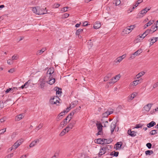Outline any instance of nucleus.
<instances>
[{
    "instance_id": "nucleus-5",
    "label": "nucleus",
    "mask_w": 158,
    "mask_h": 158,
    "mask_svg": "<svg viewBox=\"0 0 158 158\" xmlns=\"http://www.w3.org/2000/svg\"><path fill=\"white\" fill-rule=\"evenodd\" d=\"M96 143H97L103 144H104V140H105V139L99 138L96 139Z\"/></svg>"
},
{
    "instance_id": "nucleus-62",
    "label": "nucleus",
    "mask_w": 158,
    "mask_h": 158,
    "mask_svg": "<svg viewBox=\"0 0 158 158\" xmlns=\"http://www.w3.org/2000/svg\"><path fill=\"white\" fill-rule=\"evenodd\" d=\"M69 131V129L67 128V127H66V128L64 129L62 131H64L65 132V133H66V132H68Z\"/></svg>"
},
{
    "instance_id": "nucleus-60",
    "label": "nucleus",
    "mask_w": 158,
    "mask_h": 158,
    "mask_svg": "<svg viewBox=\"0 0 158 158\" xmlns=\"http://www.w3.org/2000/svg\"><path fill=\"white\" fill-rule=\"evenodd\" d=\"M150 8H148L147 7H146L143 10L144 11L145 10V12L146 13L148 11H149L150 10Z\"/></svg>"
},
{
    "instance_id": "nucleus-52",
    "label": "nucleus",
    "mask_w": 158,
    "mask_h": 158,
    "mask_svg": "<svg viewBox=\"0 0 158 158\" xmlns=\"http://www.w3.org/2000/svg\"><path fill=\"white\" fill-rule=\"evenodd\" d=\"M69 14L65 13V14H64V15H63V17L64 18H67L69 16Z\"/></svg>"
},
{
    "instance_id": "nucleus-12",
    "label": "nucleus",
    "mask_w": 158,
    "mask_h": 158,
    "mask_svg": "<svg viewBox=\"0 0 158 158\" xmlns=\"http://www.w3.org/2000/svg\"><path fill=\"white\" fill-rule=\"evenodd\" d=\"M101 27V25L99 22H96L94 25V27L95 29H98Z\"/></svg>"
},
{
    "instance_id": "nucleus-55",
    "label": "nucleus",
    "mask_w": 158,
    "mask_h": 158,
    "mask_svg": "<svg viewBox=\"0 0 158 158\" xmlns=\"http://www.w3.org/2000/svg\"><path fill=\"white\" fill-rule=\"evenodd\" d=\"M130 59H134L135 57V56L134 55V54H132L131 55H130Z\"/></svg>"
},
{
    "instance_id": "nucleus-16",
    "label": "nucleus",
    "mask_w": 158,
    "mask_h": 158,
    "mask_svg": "<svg viewBox=\"0 0 158 158\" xmlns=\"http://www.w3.org/2000/svg\"><path fill=\"white\" fill-rule=\"evenodd\" d=\"M141 82V81L140 80H136L134 81L133 82H132L131 85L134 86H135L138 84H139Z\"/></svg>"
},
{
    "instance_id": "nucleus-41",
    "label": "nucleus",
    "mask_w": 158,
    "mask_h": 158,
    "mask_svg": "<svg viewBox=\"0 0 158 158\" xmlns=\"http://www.w3.org/2000/svg\"><path fill=\"white\" fill-rule=\"evenodd\" d=\"M116 127V123H112L110 125V129L113 128L114 129Z\"/></svg>"
},
{
    "instance_id": "nucleus-17",
    "label": "nucleus",
    "mask_w": 158,
    "mask_h": 158,
    "mask_svg": "<svg viewBox=\"0 0 158 158\" xmlns=\"http://www.w3.org/2000/svg\"><path fill=\"white\" fill-rule=\"evenodd\" d=\"M56 94L58 95V96H60L61 95V94L62 93L61 89L58 87H56Z\"/></svg>"
},
{
    "instance_id": "nucleus-21",
    "label": "nucleus",
    "mask_w": 158,
    "mask_h": 158,
    "mask_svg": "<svg viewBox=\"0 0 158 158\" xmlns=\"http://www.w3.org/2000/svg\"><path fill=\"white\" fill-rule=\"evenodd\" d=\"M123 32H124L125 34H128L131 31L130 29H129V27H127L125 28L123 30Z\"/></svg>"
},
{
    "instance_id": "nucleus-35",
    "label": "nucleus",
    "mask_w": 158,
    "mask_h": 158,
    "mask_svg": "<svg viewBox=\"0 0 158 158\" xmlns=\"http://www.w3.org/2000/svg\"><path fill=\"white\" fill-rule=\"evenodd\" d=\"M23 139H21L17 140L15 143H17V145L19 146L23 142Z\"/></svg>"
},
{
    "instance_id": "nucleus-50",
    "label": "nucleus",
    "mask_w": 158,
    "mask_h": 158,
    "mask_svg": "<svg viewBox=\"0 0 158 158\" xmlns=\"http://www.w3.org/2000/svg\"><path fill=\"white\" fill-rule=\"evenodd\" d=\"M60 6V4L58 3H55L53 5V7L55 8H58Z\"/></svg>"
},
{
    "instance_id": "nucleus-8",
    "label": "nucleus",
    "mask_w": 158,
    "mask_h": 158,
    "mask_svg": "<svg viewBox=\"0 0 158 158\" xmlns=\"http://www.w3.org/2000/svg\"><path fill=\"white\" fill-rule=\"evenodd\" d=\"M126 57V55H123L121 56H119L118 57L116 60V61H115V62L116 63H117L118 62V63H119L120 62H121L124 58Z\"/></svg>"
},
{
    "instance_id": "nucleus-15",
    "label": "nucleus",
    "mask_w": 158,
    "mask_h": 158,
    "mask_svg": "<svg viewBox=\"0 0 158 158\" xmlns=\"http://www.w3.org/2000/svg\"><path fill=\"white\" fill-rule=\"evenodd\" d=\"M136 93H134L132 94L128 97V100H132L136 96Z\"/></svg>"
},
{
    "instance_id": "nucleus-63",
    "label": "nucleus",
    "mask_w": 158,
    "mask_h": 158,
    "mask_svg": "<svg viewBox=\"0 0 158 158\" xmlns=\"http://www.w3.org/2000/svg\"><path fill=\"white\" fill-rule=\"evenodd\" d=\"M10 90H12V88H9V89H8L6 91V93L7 94L9 93V92L10 91Z\"/></svg>"
},
{
    "instance_id": "nucleus-3",
    "label": "nucleus",
    "mask_w": 158,
    "mask_h": 158,
    "mask_svg": "<svg viewBox=\"0 0 158 158\" xmlns=\"http://www.w3.org/2000/svg\"><path fill=\"white\" fill-rule=\"evenodd\" d=\"M49 81H47V82L50 85L53 84L55 82V79H52V76H49Z\"/></svg>"
},
{
    "instance_id": "nucleus-56",
    "label": "nucleus",
    "mask_w": 158,
    "mask_h": 158,
    "mask_svg": "<svg viewBox=\"0 0 158 158\" xmlns=\"http://www.w3.org/2000/svg\"><path fill=\"white\" fill-rule=\"evenodd\" d=\"M129 29H130V31H131V30H133L135 27V25H131L129 27Z\"/></svg>"
},
{
    "instance_id": "nucleus-39",
    "label": "nucleus",
    "mask_w": 158,
    "mask_h": 158,
    "mask_svg": "<svg viewBox=\"0 0 158 158\" xmlns=\"http://www.w3.org/2000/svg\"><path fill=\"white\" fill-rule=\"evenodd\" d=\"M13 63V60L12 59H9L7 61V64L9 65L12 64Z\"/></svg>"
},
{
    "instance_id": "nucleus-9",
    "label": "nucleus",
    "mask_w": 158,
    "mask_h": 158,
    "mask_svg": "<svg viewBox=\"0 0 158 158\" xmlns=\"http://www.w3.org/2000/svg\"><path fill=\"white\" fill-rule=\"evenodd\" d=\"M67 122L64 119L63 121L61 122L59 126V128H63L67 124Z\"/></svg>"
},
{
    "instance_id": "nucleus-20",
    "label": "nucleus",
    "mask_w": 158,
    "mask_h": 158,
    "mask_svg": "<svg viewBox=\"0 0 158 158\" xmlns=\"http://www.w3.org/2000/svg\"><path fill=\"white\" fill-rule=\"evenodd\" d=\"M96 125L97 126L98 130V131H102L103 127L101 123H99L96 124Z\"/></svg>"
},
{
    "instance_id": "nucleus-59",
    "label": "nucleus",
    "mask_w": 158,
    "mask_h": 158,
    "mask_svg": "<svg viewBox=\"0 0 158 158\" xmlns=\"http://www.w3.org/2000/svg\"><path fill=\"white\" fill-rule=\"evenodd\" d=\"M152 42V44H153V43H155L156 42V40H155L154 38H153L152 39H151V41Z\"/></svg>"
},
{
    "instance_id": "nucleus-29",
    "label": "nucleus",
    "mask_w": 158,
    "mask_h": 158,
    "mask_svg": "<svg viewBox=\"0 0 158 158\" xmlns=\"http://www.w3.org/2000/svg\"><path fill=\"white\" fill-rule=\"evenodd\" d=\"M112 141L113 140L112 139H105V140H104V144H109L112 142Z\"/></svg>"
},
{
    "instance_id": "nucleus-10",
    "label": "nucleus",
    "mask_w": 158,
    "mask_h": 158,
    "mask_svg": "<svg viewBox=\"0 0 158 158\" xmlns=\"http://www.w3.org/2000/svg\"><path fill=\"white\" fill-rule=\"evenodd\" d=\"M106 151L103 148H101L98 154V156L99 157H100L106 153Z\"/></svg>"
},
{
    "instance_id": "nucleus-22",
    "label": "nucleus",
    "mask_w": 158,
    "mask_h": 158,
    "mask_svg": "<svg viewBox=\"0 0 158 158\" xmlns=\"http://www.w3.org/2000/svg\"><path fill=\"white\" fill-rule=\"evenodd\" d=\"M111 76V73L108 74L104 78V81H107L108 79L110 78Z\"/></svg>"
},
{
    "instance_id": "nucleus-31",
    "label": "nucleus",
    "mask_w": 158,
    "mask_h": 158,
    "mask_svg": "<svg viewBox=\"0 0 158 158\" xmlns=\"http://www.w3.org/2000/svg\"><path fill=\"white\" fill-rule=\"evenodd\" d=\"M153 153L152 150H147L145 151V153L146 155H151Z\"/></svg>"
},
{
    "instance_id": "nucleus-2",
    "label": "nucleus",
    "mask_w": 158,
    "mask_h": 158,
    "mask_svg": "<svg viewBox=\"0 0 158 158\" xmlns=\"http://www.w3.org/2000/svg\"><path fill=\"white\" fill-rule=\"evenodd\" d=\"M60 99V98L58 96H54L53 98L50 99V103L52 104H56V101H57L58 103H59V100Z\"/></svg>"
},
{
    "instance_id": "nucleus-34",
    "label": "nucleus",
    "mask_w": 158,
    "mask_h": 158,
    "mask_svg": "<svg viewBox=\"0 0 158 158\" xmlns=\"http://www.w3.org/2000/svg\"><path fill=\"white\" fill-rule=\"evenodd\" d=\"M83 29H79L78 30H77L76 31V34L77 35H78L79 37V35L80 33V32H81V31H83Z\"/></svg>"
},
{
    "instance_id": "nucleus-58",
    "label": "nucleus",
    "mask_w": 158,
    "mask_h": 158,
    "mask_svg": "<svg viewBox=\"0 0 158 158\" xmlns=\"http://www.w3.org/2000/svg\"><path fill=\"white\" fill-rule=\"evenodd\" d=\"M43 127V124H40L37 127V128L38 130L40 129Z\"/></svg>"
},
{
    "instance_id": "nucleus-46",
    "label": "nucleus",
    "mask_w": 158,
    "mask_h": 158,
    "mask_svg": "<svg viewBox=\"0 0 158 158\" xmlns=\"http://www.w3.org/2000/svg\"><path fill=\"white\" fill-rule=\"evenodd\" d=\"M19 146L17 144V143H15L13 145L14 147V149L15 150Z\"/></svg>"
},
{
    "instance_id": "nucleus-44",
    "label": "nucleus",
    "mask_w": 158,
    "mask_h": 158,
    "mask_svg": "<svg viewBox=\"0 0 158 158\" xmlns=\"http://www.w3.org/2000/svg\"><path fill=\"white\" fill-rule=\"evenodd\" d=\"M116 82V81H114L113 78H112L111 80H110V81L108 82L109 84H114Z\"/></svg>"
},
{
    "instance_id": "nucleus-37",
    "label": "nucleus",
    "mask_w": 158,
    "mask_h": 158,
    "mask_svg": "<svg viewBox=\"0 0 158 158\" xmlns=\"http://www.w3.org/2000/svg\"><path fill=\"white\" fill-rule=\"evenodd\" d=\"M157 131L156 130H152L150 131L149 134L151 135H155L157 133L156 132Z\"/></svg>"
},
{
    "instance_id": "nucleus-26",
    "label": "nucleus",
    "mask_w": 158,
    "mask_h": 158,
    "mask_svg": "<svg viewBox=\"0 0 158 158\" xmlns=\"http://www.w3.org/2000/svg\"><path fill=\"white\" fill-rule=\"evenodd\" d=\"M122 144L123 143L121 142L117 143L115 144V145L116 146V147L117 148V149L118 148H120Z\"/></svg>"
},
{
    "instance_id": "nucleus-1",
    "label": "nucleus",
    "mask_w": 158,
    "mask_h": 158,
    "mask_svg": "<svg viewBox=\"0 0 158 158\" xmlns=\"http://www.w3.org/2000/svg\"><path fill=\"white\" fill-rule=\"evenodd\" d=\"M46 9V8L44 9L39 6H36L33 8L32 11L36 15H42L47 13V11Z\"/></svg>"
},
{
    "instance_id": "nucleus-64",
    "label": "nucleus",
    "mask_w": 158,
    "mask_h": 158,
    "mask_svg": "<svg viewBox=\"0 0 158 158\" xmlns=\"http://www.w3.org/2000/svg\"><path fill=\"white\" fill-rule=\"evenodd\" d=\"M65 134V132L64 131H62L60 134V136H63Z\"/></svg>"
},
{
    "instance_id": "nucleus-7",
    "label": "nucleus",
    "mask_w": 158,
    "mask_h": 158,
    "mask_svg": "<svg viewBox=\"0 0 158 158\" xmlns=\"http://www.w3.org/2000/svg\"><path fill=\"white\" fill-rule=\"evenodd\" d=\"M39 142V140L38 139H36L32 141L30 144L29 147L30 148H32L34 147L36 144L37 143Z\"/></svg>"
},
{
    "instance_id": "nucleus-27",
    "label": "nucleus",
    "mask_w": 158,
    "mask_h": 158,
    "mask_svg": "<svg viewBox=\"0 0 158 158\" xmlns=\"http://www.w3.org/2000/svg\"><path fill=\"white\" fill-rule=\"evenodd\" d=\"M142 52V51L141 49H139L136 51L135 52L133 53L134 55L135 56H137L139 55Z\"/></svg>"
},
{
    "instance_id": "nucleus-4",
    "label": "nucleus",
    "mask_w": 158,
    "mask_h": 158,
    "mask_svg": "<svg viewBox=\"0 0 158 158\" xmlns=\"http://www.w3.org/2000/svg\"><path fill=\"white\" fill-rule=\"evenodd\" d=\"M127 133L129 135L132 137H134L136 136L137 132L135 131H132L131 129L128 130Z\"/></svg>"
},
{
    "instance_id": "nucleus-53",
    "label": "nucleus",
    "mask_w": 158,
    "mask_h": 158,
    "mask_svg": "<svg viewBox=\"0 0 158 158\" xmlns=\"http://www.w3.org/2000/svg\"><path fill=\"white\" fill-rule=\"evenodd\" d=\"M108 110L105 112L103 114V116L104 117H107L108 116Z\"/></svg>"
},
{
    "instance_id": "nucleus-47",
    "label": "nucleus",
    "mask_w": 158,
    "mask_h": 158,
    "mask_svg": "<svg viewBox=\"0 0 158 158\" xmlns=\"http://www.w3.org/2000/svg\"><path fill=\"white\" fill-rule=\"evenodd\" d=\"M146 146L149 149H150L152 147V145L150 143H148L146 144Z\"/></svg>"
},
{
    "instance_id": "nucleus-24",
    "label": "nucleus",
    "mask_w": 158,
    "mask_h": 158,
    "mask_svg": "<svg viewBox=\"0 0 158 158\" xmlns=\"http://www.w3.org/2000/svg\"><path fill=\"white\" fill-rule=\"evenodd\" d=\"M77 101H74L70 105V106H71V107H72V108H74L75 106L77 104Z\"/></svg>"
},
{
    "instance_id": "nucleus-11",
    "label": "nucleus",
    "mask_w": 158,
    "mask_h": 158,
    "mask_svg": "<svg viewBox=\"0 0 158 158\" xmlns=\"http://www.w3.org/2000/svg\"><path fill=\"white\" fill-rule=\"evenodd\" d=\"M151 107V104H148L147 105H146L143 108L146 111L148 112L150 110Z\"/></svg>"
},
{
    "instance_id": "nucleus-54",
    "label": "nucleus",
    "mask_w": 158,
    "mask_h": 158,
    "mask_svg": "<svg viewBox=\"0 0 158 158\" xmlns=\"http://www.w3.org/2000/svg\"><path fill=\"white\" fill-rule=\"evenodd\" d=\"M158 87V82L155 83L153 85V89L155 88Z\"/></svg>"
},
{
    "instance_id": "nucleus-18",
    "label": "nucleus",
    "mask_w": 158,
    "mask_h": 158,
    "mask_svg": "<svg viewBox=\"0 0 158 158\" xmlns=\"http://www.w3.org/2000/svg\"><path fill=\"white\" fill-rule=\"evenodd\" d=\"M75 122H73L70 123L68 126L67 127V128H68L69 129V130L70 129H71L73 128V127L74 126L75 124Z\"/></svg>"
},
{
    "instance_id": "nucleus-45",
    "label": "nucleus",
    "mask_w": 158,
    "mask_h": 158,
    "mask_svg": "<svg viewBox=\"0 0 158 158\" xmlns=\"http://www.w3.org/2000/svg\"><path fill=\"white\" fill-rule=\"evenodd\" d=\"M142 126H143V125L141 124H137L136 125L135 128H142Z\"/></svg>"
},
{
    "instance_id": "nucleus-25",
    "label": "nucleus",
    "mask_w": 158,
    "mask_h": 158,
    "mask_svg": "<svg viewBox=\"0 0 158 158\" xmlns=\"http://www.w3.org/2000/svg\"><path fill=\"white\" fill-rule=\"evenodd\" d=\"M71 106H70L69 107H68L66 108V110H64L63 111L61 112L60 113L61 114H63V113H67L69 112L71 109H72V107H71Z\"/></svg>"
},
{
    "instance_id": "nucleus-43",
    "label": "nucleus",
    "mask_w": 158,
    "mask_h": 158,
    "mask_svg": "<svg viewBox=\"0 0 158 158\" xmlns=\"http://www.w3.org/2000/svg\"><path fill=\"white\" fill-rule=\"evenodd\" d=\"M114 2V3L116 6L119 5L121 2L120 0H115Z\"/></svg>"
},
{
    "instance_id": "nucleus-42",
    "label": "nucleus",
    "mask_w": 158,
    "mask_h": 158,
    "mask_svg": "<svg viewBox=\"0 0 158 158\" xmlns=\"http://www.w3.org/2000/svg\"><path fill=\"white\" fill-rule=\"evenodd\" d=\"M150 31L149 29H148L147 30L144 32V34H145V35L143 37V38H144L145 36H146L150 32Z\"/></svg>"
},
{
    "instance_id": "nucleus-36",
    "label": "nucleus",
    "mask_w": 158,
    "mask_h": 158,
    "mask_svg": "<svg viewBox=\"0 0 158 158\" xmlns=\"http://www.w3.org/2000/svg\"><path fill=\"white\" fill-rule=\"evenodd\" d=\"M156 28H158V26H155L154 25H152V26L151 27V29L152 30V32H151V33H153L155 31H156V30H155V29Z\"/></svg>"
},
{
    "instance_id": "nucleus-28",
    "label": "nucleus",
    "mask_w": 158,
    "mask_h": 158,
    "mask_svg": "<svg viewBox=\"0 0 158 158\" xmlns=\"http://www.w3.org/2000/svg\"><path fill=\"white\" fill-rule=\"evenodd\" d=\"M121 77V75L120 74H118L115 76L114 77H113L114 80L116 81V82L118 81Z\"/></svg>"
},
{
    "instance_id": "nucleus-23",
    "label": "nucleus",
    "mask_w": 158,
    "mask_h": 158,
    "mask_svg": "<svg viewBox=\"0 0 158 158\" xmlns=\"http://www.w3.org/2000/svg\"><path fill=\"white\" fill-rule=\"evenodd\" d=\"M45 82L44 81V80H43L40 83V86L41 88L43 89H44V87L45 86Z\"/></svg>"
},
{
    "instance_id": "nucleus-19",
    "label": "nucleus",
    "mask_w": 158,
    "mask_h": 158,
    "mask_svg": "<svg viewBox=\"0 0 158 158\" xmlns=\"http://www.w3.org/2000/svg\"><path fill=\"white\" fill-rule=\"evenodd\" d=\"M54 71V69L53 68L49 69L47 72V74L50 75V76H52L51 75L53 73Z\"/></svg>"
},
{
    "instance_id": "nucleus-13",
    "label": "nucleus",
    "mask_w": 158,
    "mask_h": 158,
    "mask_svg": "<svg viewBox=\"0 0 158 158\" xmlns=\"http://www.w3.org/2000/svg\"><path fill=\"white\" fill-rule=\"evenodd\" d=\"M156 124V123L154 121H152L149 123L147 125V127L148 128H150L152 127H153Z\"/></svg>"
},
{
    "instance_id": "nucleus-6",
    "label": "nucleus",
    "mask_w": 158,
    "mask_h": 158,
    "mask_svg": "<svg viewBox=\"0 0 158 158\" xmlns=\"http://www.w3.org/2000/svg\"><path fill=\"white\" fill-rule=\"evenodd\" d=\"M24 116L23 114H20L17 116L15 117V121H18L22 119Z\"/></svg>"
},
{
    "instance_id": "nucleus-57",
    "label": "nucleus",
    "mask_w": 158,
    "mask_h": 158,
    "mask_svg": "<svg viewBox=\"0 0 158 158\" xmlns=\"http://www.w3.org/2000/svg\"><path fill=\"white\" fill-rule=\"evenodd\" d=\"M24 84H26L25 87V88H27L28 87L29 85V81L26 82Z\"/></svg>"
},
{
    "instance_id": "nucleus-49",
    "label": "nucleus",
    "mask_w": 158,
    "mask_h": 158,
    "mask_svg": "<svg viewBox=\"0 0 158 158\" xmlns=\"http://www.w3.org/2000/svg\"><path fill=\"white\" fill-rule=\"evenodd\" d=\"M153 23V21H152L151 22V21H149L146 24V26H150L152 23Z\"/></svg>"
},
{
    "instance_id": "nucleus-32",
    "label": "nucleus",
    "mask_w": 158,
    "mask_h": 158,
    "mask_svg": "<svg viewBox=\"0 0 158 158\" xmlns=\"http://www.w3.org/2000/svg\"><path fill=\"white\" fill-rule=\"evenodd\" d=\"M46 50V49H44V50H38L37 51L36 53V55H40L43 53Z\"/></svg>"
},
{
    "instance_id": "nucleus-40",
    "label": "nucleus",
    "mask_w": 158,
    "mask_h": 158,
    "mask_svg": "<svg viewBox=\"0 0 158 158\" xmlns=\"http://www.w3.org/2000/svg\"><path fill=\"white\" fill-rule=\"evenodd\" d=\"M19 56L17 55H14L12 57V59L13 60H16L18 59Z\"/></svg>"
},
{
    "instance_id": "nucleus-61",
    "label": "nucleus",
    "mask_w": 158,
    "mask_h": 158,
    "mask_svg": "<svg viewBox=\"0 0 158 158\" xmlns=\"http://www.w3.org/2000/svg\"><path fill=\"white\" fill-rule=\"evenodd\" d=\"M13 156V153H10L9 155H8L7 156V158H11Z\"/></svg>"
},
{
    "instance_id": "nucleus-33",
    "label": "nucleus",
    "mask_w": 158,
    "mask_h": 158,
    "mask_svg": "<svg viewBox=\"0 0 158 158\" xmlns=\"http://www.w3.org/2000/svg\"><path fill=\"white\" fill-rule=\"evenodd\" d=\"M106 151V150L111 149V146L110 145H106V147H102Z\"/></svg>"
},
{
    "instance_id": "nucleus-14",
    "label": "nucleus",
    "mask_w": 158,
    "mask_h": 158,
    "mask_svg": "<svg viewBox=\"0 0 158 158\" xmlns=\"http://www.w3.org/2000/svg\"><path fill=\"white\" fill-rule=\"evenodd\" d=\"M145 14L146 13L145 10L144 11L143 10L138 14L137 18L142 17L143 16V15Z\"/></svg>"
},
{
    "instance_id": "nucleus-38",
    "label": "nucleus",
    "mask_w": 158,
    "mask_h": 158,
    "mask_svg": "<svg viewBox=\"0 0 158 158\" xmlns=\"http://www.w3.org/2000/svg\"><path fill=\"white\" fill-rule=\"evenodd\" d=\"M68 8L67 7H64L62 8L61 11L62 13L64 12L67 11V9Z\"/></svg>"
},
{
    "instance_id": "nucleus-30",
    "label": "nucleus",
    "mask_w": 158,
    "mask_h": 158,
    "mask_svg": "<svg viewBox=\"0 0 158 158\" xmlns=\"http://www.w3.org/2000/svg\"><path fill=\"white\" fill-rule=\"evenodd\" d=\"M144 73L143 72H140L138 74H137L136 77V78H137V79H139V78L140 77H142V76H143V74H144Z\"/></svg>"
},
{
    "instance_id": "nucleus-51",
    "label": "nucleus",
    "mask_w": 158,
    "mask_h": 158,
    "mask_svg": "<svg viewBox=\"0 0 158 158\" xmlns=\"http://www.w3.org/2000/svg\"><path fill=\"white\" fill-rule=\"evenodd\" d=\"M113 152H114L113 156H114L117 157L118 156L119 152H115V151H113Z\"/></svg>"
},
{
    "instance_id": "nucleus-48",
    "label": "nucleus",
    "mask_w": 158,
    "mask_h": 158,
    "mask_svg": "<svg viewBox=\"0 0 158 158\" xmlns=\"http://www.w3.org/2000/svg\"><path fill=\"white\" fill-rule=\"evenodd\" d=\"M73 114L72 112L70 113L68 115L69 117V120L68 122H69L71 120L72 117L73 115Z\"/></svg>"
}]
</instances>
